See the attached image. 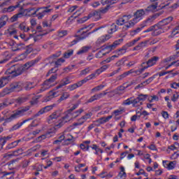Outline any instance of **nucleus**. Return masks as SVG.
Returning <instances> with one entry per match:
<instances>
[{"instance_id": "nucleus-7", "label": "nucleus", "mask_w": 179, "mask_h": 179, "mask_svg": "<svg viewBox=\"0 0 179 179\" xmlns=\"http://www.w3.org/2000/svg\"><path fill=\"white\" fill-rule=\"evenodd\" d=\"M167 24H168L166 22V21H164V19L159 21L157 24H156L157 29H156L155 32L152 33V36H160V34L166 33V31L170 30L171 27L167 26Z\"/></svg>"}, {"instance_id": "nucleus-43", "label": "nucleus", "mask_w": 179, "mask_h": 179, "mask_svg": "<svg viewBox=\"0 0 179 179\" xmlns=\"http://www.w3.org/2000/svg\"><path fill=\"white\" fill-rule=\"evenodd\" d=\"M93 27H94V24L84 25L83 27L80 29V30L78 31V33H80V31H83V30H85L86 29H89V30H91V29H93Z\"/></svg>"}, {"instance_id": "nucleus-15", "label": "nucleus", "mask_w": 179, "mask_h": 179, "mask_svg": "<svg viewBox=\"0 0 179 179\" xmlns=\"http://www.w3.org/2000/svg\"><path fill=\"white\" fill-rule=\"evenodd\" d=\"M106 94H107V92H101L99 94H94L87 100V103H93V101H96V100H100V99L104 97Z\"/></svg>"}, {"instance_id": "nucleus-6", "label": "nucleus", "mask_w": 179, "mask_h": 179, "mask_svg": "<svg viewBox=\"0 0 179 179\" xmlns=\"http://www.w3.org/2000/svg\"><path fill=\"white\" fill-rule=\"evenodd\" d=\"M22 90V85L20 83H13L10 85L9 87H6L0 92V97H5L6 94L13 93V92H20Z\"/></svg>"}, {"instance_id": "nucleus-37", "label": "nucleus", "mask_w": 179, "mask_h": 179, "mask_svg": "<svg viewBox=\"0 0 179 179\" xmlns=\"http://www.w3.org/2000/svg\"><path fill=\"white\" fill-rule=\"evenodd\" d=\"M127 58L124 57L122 58L120 60L116 62L115 65L116 66H125L127 65Z\"/></svg>"}, {"instance_id": "nucleus-54", "label": "nucleus", "mask_w": 179, "mask_h": 179, "mask_svg": "<svg viewBox=\"0 0 179 179\" xmlns=\"http://www.w3.org/2000/svg\"><path fill=\"white\" fill-rule=\"evenodd\" d=\"M155 76L150 77L148 79H147L145 81L143 82V83L145 85V83H146V85H149L150 83H152V82H153V80H155Z\"/></svg>"}, {"instance_id": "nucleus-51", "label": "nucleus", "mask_w": 179, "mask_h": 179, "mask_svg": "<svg viewBox=\"0 0 179 179\" xmlns=\"http://www.w3.org/2000/svg\"><path fill=\"white\" fill-rule=\"evenodd\" d=\"M16 146H17V142L14 141L6 146V150H9V149H13V148H16Z\"/></svg>"}, {"instance_id": "nucleus-55", "label": "nucleus", "mask_w": 179, "mask_h": 179, "mask_svg": "<svg viewBox=\"0 0 179 179\" xmlns=\"http://www.w3.org/2000/svg\"><path fill=\"white\" fill-rule=\"evenodd\" d=\"M58 71V69L57 67H54L48 71L46 76H50L51 73H55Z\"/></svg>"}, {"instance_id": "nucleus-38", "label": "nucleus", "mask_w": 179, "mask_h": 179, "mask_svg": "<svg viewBox=\"0 0 179 179\" xmlns=\"http://www.w3.org/2000/svg\"><path fill=\"white\" fill-rule=\"evenodd\" d=\"M90 48L89 46H83V48H81L80 50L77 52V55H82V54H85V52H87Z\"/></svg>"}, {"instance_id": "nucleus-18", "label": "nucleus", "mask_w": 179, "mask_h": 179, "mask_svg": "<svg viewBox=\"0 0 179 179\" xmlns=\"http://www.w3.org/2000/svg\"><path fill=\"white\" fill-rule=\"evenodd\" d=\"M159 4L157 3H152L151 5L148 6L145 9V13H149V12H156L157 10V6Z\"/></svg>"}, {"instance_id": "nucleus-33", "label": "nucleus", "mask_w": 179, "mask_h": 179, "mask_svg": "<svg viewBox=\"0 0 179 179\" xmlns=\"http://www.w3.org/2000/svg\"><path fill=\"white\" fill-rule=\"evenodd\" d=\"M18 28L22 31H24V33H27L30 31V28L29 27H26V24L24 23L20 24Z\"/></svg>"}, {"instance_id": "nucleus-4", "label": "nucleus", "mask_w": 179, "mask_h": 179, "mask_svg": "<svg viewBox=\"0 0 179 179\" xmlns=\"http://www.w3.org/2000/svg\"><path fill=\"white\" fill-rule=\"evenodd\" d=\"M122 41H124V39L120 38L115 41L111 45L102 46L101 50L95 55V58H103V57L107 55V54H110V52H111L113 50H115V48H117V46L120 45Z\"/></svg>"}, {"instance_id": "nucleus-56", "label": "nucleus", "mask_w": 179, "mask_h": 179, "mask_svg": "<svg viewBox=\"0 0 179 179\" xmlns=\"http://www.w3.org/2000/svg\"><path fill=\"white\" fill-rule=\"evenodd\" d=\"M38 103V98L37 96H34L32 98V99L30 101L31 106H34Z\"/></svg>"}, {"instance_id": "nucleus-62", "label": "nucleus", "mask_w": 179, "mask_h": 179, "mask_svg": "<svg viewBox=\"0 0 179 179\" xmlns=\"http://www.w3.org/2000/svg\"><path fill=\"white\" fill-rule=\"evenodd\" d=\"M174 19V17H173V16H169L166 18L164 19V22H166L168 24H169V23H171V22H173V20Z\"/></svg>"}, {"instance_id": "nucleus-60", "label": "nucleus", "mask_w": 179, "mask_h": 179, "mask_svg": "<svg viewBox=\"0 0 179 179\" xmlns=\"http://www.w3.org/2000/svg\"><path fill=\"white\" fill-rule=\"evenodd\" d=\"M65 142H73V136L71 134H67L66 136Z\"/></svg>"}, {"instance_id": "nucleus-50", "label": "nucleus", "mask_w": 179, "mask_h": 179, "mask_svg": "<svg viewBox=\"0 0 179 179\" xmlns=\"http://www.w3.org/2000/svg\"><path fill=\"white\" fill-rule=\"evenodd\" d=\"M68 34V31L66 30H62V31H58V37L62 38V37H65V36H66Z\"/></svg>"}, {"instance_id": "nucleus-11", "label": "nucleus", "mask_w": 179, "mask_h": 179, "mask_svg": "<svg viewBox=\"0 0 179 179\" xmlns=\"http://www.w3.org/2000/svg\"><path fill=\"white\" fill-rule=\"evenodd\" d=\"M130 19H132L131 15H124L116 20V24L117 26H125V24H129Z\"/></svg>"}, {"instance_id": "nucleus-44", "label": "nucleus", "mask_w": 179, "mask_h": 179, "mask_svg": "<svg viewBox=\"0 0 179 179\" xmlns=\"http://www.w3.org/2000/svg\"><path fill=\"white\" fill-rule=\"evenodd\" d=\"M64 62H65V59H62V58H59L55 62V65L57 69H58V66H61L62 65V64H64Z\"/></svg>"}, {"instance_id": "nucleus-30", "label": "nucleus", "mask_w": 179, "mask_h": 179, "mask_svg": "<svg viewBox=\"0 0 179 179\" xmlns=\"http://www.w3.org/2000/svg\"><path fill=\"white\" fill-rule=\"evenodd\" d=\"M67 12L69 13H73V15H75L78 12H80V10H78V6H73L68 9Z\"/></svg>"}, {"instance_id": "nucleus-2", "label": "nucleus", "mask_w": 179, "mask_h": 179, "mask_svg": "<svg viewBox=\"0 0 179 179\" xmlns=\"http://www.w3.org/2000/svg\"><path fill=\"white\" fill-rule=\"evenodd\" d=\"M39 61L40 58H36L31 61L27 62L23 66L14 64L6 70V73L7 75H11L13 78H16V76L22 75L23 72H25V71H27V69L31 68V66H34V65L37 64Z\"/></svg>"}, {"instance_id": "nucleus-59", "label": "nucleus", "mask_w": 179, "mask_h": 179, "mask_svg": "<svg viewBox=\"0 0 179 179\" xmlns=\"http://www.w3.org/2000/svg\"><path fill=\"white\" fill-rule=\"evenodd\" d=\"M17 48L18 51H21V50H24L26 48V45H24V43H18L17 44Z\"/></svg>"}, {"instance_id": "nucleus-3", "label": "nucleus", "mask_w": 179, "mask_h": 179, "mask_svg": "<svg viewBox=\"0 0 179 179\" xmlns=\"http://www.w3.org/2000/svg\"><path fill=\"white\" fill-rule=\"evenodd\" d=\"M50 6L41 7L38 8H29L27 9V16H33V17H38V20L43 19L47 15L50 13L52 9L49 8Z\"/></svg>"}, {"instance_id": "nucleus-39", "label": "nucleus", "mask_w": 179, "mask_h": 179, "mask_svg": "<svg viewBox=\"0 0 179 179\" xmlns=\"http://www.w3.org/2000/svg\"><path fill=\"white\" fill-rule=\"evenodd\" d=\"M157 30V25L155 24L151 27H150L146 30L143 31V33H150V31H152V33H155Z\"/></svg>"}, {"instance_id": "nucleus-40", "label": "nucleus", "mask_w": 179, "mask_h": 179, "mask_svg": "<svg viewBox=\"0 0 179 179\" xmlns=\"http://www.w3.org/2000/svg\"><path fill=\"white\" fill-rule=\"evenodd\" d=\"M58 117H59V113H52V115H50L48 119L49 124H51V121H52L53 120H57Z\"/></svg>"}, {"instance_id": "nucleus-27", "label": "nucleus", "mask_w": 179, "mask_h": 179, "mask_svg": "<svg viewBox=\"0 0 179 179\" xmlns=\"http://www.w3.org/2000/svg\"><path fill=\"white\" fill-rule=\"evenodd\" d=\"M134 73V70L133 69H131L128 71H126L124 73H123L122 74L120 75L118 77H117V80H122V79L127 78V76H129V75H131V73Z\"/></svg>"}, {"instance_id": "nucleus-8", "label": "nucleus", "mask_w": 179, "mask_h": 179, "mask_svg": "<svg viewBox=\"0 0 179 179\" xmlns=\"http://www.w3.org/2000/svg\"><path fill=\"white\" fill-rule=\"evenodd\" d=\"M71 83V79L69 77H66L63 78L61 81L60 83L55 87V90L50 91L48 94V99H54V97H57V92H55L54 90H58V89H62L64 86H66L67 85H70Z\"/></svg>"}, {"instance_id": "nucleus-12", "label": "nucleus", "mask_w": 179, "mask_h": 179, "mask_svg": "<svg viewBox=\"0 0 179 179\" xmlns=\"http://www.w3.org/2000/svg\"><path fill=\"white\" fill-rule=\"evenodd\" d=\"M160 16V13H157L152 15L149 16L145 20L141 22L143 24V27H147V26H150V24H153V22L155 20L157 19Z\"/></svg>"}, {"instance_id": "nucleus-29", "label": "nucleus", "mask_w": 179, "mask_h": 179, "mask_svg": "<svg viewBox=\"0 0 179 179\" xmlns=\"http://www.w3.org/2000/svg\"><path fill=\"white\" fill-rule=\"evenodd\" d=\"M107 40H110V35L101 36L96 41V44H101L103 43H106V41H107Z\"/></svg>"}, {"instance_id": "nucleus-48", "label": "nucleus", "mask_w": 179, "mask_h": 179, "mask_svg": "<svg viewBox=\"0 0 179 179\" xmlns=\"http://www.w3.org/2000/svg\"><path fill=\"white\" fill-rule=\"evenodd\" d=\"M20 38H22V40H24V41H29V40H30L31 37H33V34H30L29 37V36H26V34H21L20 35Z\"/></svg>"}, {"instance_id": "nucleus-64", "label": "nucleus", "mask_w": 179, "mask_h": 179, "mask_svg": "<svg viewBox=\"0 0 179 179\" xmlns=\"http://www.w3.org/2000/svg\"><path fill=\"white\" fill-rule=\"evenodd\" d=\"M178 97H179L178 92H176V94H174L171 97V101H173V103H176V101L178 100Z\"/></svg>"}, {"instance_id": "nucleus-58", "label": "nucleus", "mask_w": 179, "mask_h": 179, "mask_svg": "<svg viewBox=\"0 0 179 179\" xmlns=\"http://www.w3.org/2000/svg\"><path fill=\"white\" fill-rule=\"evenodd\" d=\"M68 89L69 90H70V92H73V90L78 89V85L76 83L70 85L68 86Z\"/></svg>"}, {"instance_id": "nucleus-17", "label": "nucleus", "mask_w": 179, "mask_h": 179, "mask_svg": "<svg viewBox=\"0 0 179 179\" xmlns=\"http://www.w3.org/2000/svg\"><path fill=\"white\" fill-rule=\"evenodd\" d=\"M50 87H52V83L50 82L48 80H46L44 81L40 90L41 92H45V90H48Z\"/></svg>"}, {"instance_id": "nucleus-47", "label": "nucleus", "mask_w": 179, "mask_h": 179, "mask_svg": "<svg viewBox=\"0 0 179 179\" xmlns=\"http://www.w3.org/2000/svg\"><path fill=\"white\" fill-rule=\"evenodd\" d=\"M104 85H99L92 89V92H100V90H103L104 89Z\"/></svg>"}, {"instance_id": "nucleus-32", "label": "nucleus", "mask_w": 179, "mask_h": 179, "mask_svg": "<svg viewBox=\"0 0 179 179\" xmlns=\"http://www.w3.org/2000/svg\"><path fill=\"white\" fill-rule=\"evenodd\" d=\"M70 94L69 92H63L60 98L58 99V103H61V101H64V100H66L69 99Z\"/></svg>"}, {"instance_id": "nucleus-16", "label": "nucleus", "mask_w": 179, "mask_h": 179, "mask_svg": "<svg viewBox=\"0 0 179 179\" xmlns=\"http://www.w3.org/2000/svg\"><path fill=\"white\" fill-rule=\"evenodd\" d=\"M10 80V76H3L0 78V89L2 87H5L8 83H9V80Z\"/></svg>"}, {"instance_id": "nucleus-28", "label": "nucleus", "mask_w": 179, "mask_h": 179, "mask_svg": "<svg viewBox=\"0 0 179 179\" xmlns=\"http://www.w3.org/2000/svg\"><path fill=\"white\" fill-rule=\"evenodd\" d=\"M117 30H118V27H117V24L113 23L108 27V34H113V33H115Z\"/></svg>"}, {"instance_id": "nucleus-5", "label": "nucleus", "mask_w": 179, "mask_h": 179, "mask_svg": "<svg viewBox=\"0 0 179 179\" xmlns=\"http://www.w3.org/2000/svg\"><path fill=\"white\" fill-rule=\"evenodd\" d=\"M146 13H147L145 9L137 10L134 14V18H133L131 20H129V24L123 26V31L128 30V29H131V27H134L136 23L142 20L143 16H145Z\"/></svg>"}, {"instance_id": "nucleus-13", "label": "nucleus", "mask_w": 179, "mask_h": 179, "mask_svg": "<svg viewBox=\"0 0 179 179\" xmlns=\"http://www.w3.org/2000/svg\"><path fill=\"white\" fill-rule=\"evenodd\" d=\"M101 29H104V26H101L98 28H96L94 30H92L91 32L87 33V31H83V33L80 36H77L78 38V41L85 40V38H87V37L90 36V34H93V33H96V31H99V30H101Z\"/></svg>"}, {"instance_id": "nucleus-26", "label": "nucleus", "mask_w": 179, "mask_h": 179, "mask_svg": "<svg viewBox=\"0 0 179 179\" xmlns=\"http://www.w3.org/2000/svg\"><path fill=\"white\" fill-rule=\"evenodd\" d=\"M144 27H143V24H141L139 27L136 28L133 31H131L130 32L131 36H136V34H138V33H141V31L143 30Z\"/></svg>"}, {"instance_id": "nucleus-49", "label": "nucleus", "mask_w": 179, "mask_h": 179, "mask_svg": "<svg viewBox=\"0 0 179 179\" xmlns=\"http://www.w3.org/2000/svg\"><path fill=\"white\" fill-rule=\"evenodd\" d=\"M110 8H111V6L110 4H108L104 8H101L100 10L101 13H107L108 12V10H110Z\"/></svg>"}, {"instance_id": "nucleus-36", "label": "nucleus", "mask_w": 179, "mask_h": 179, "mask_svg": "<svg viewBox=\"0 0 179 179\" xmlns=\"http://www.w3.org/2000/svg\"><path fill=\"white\" fill-rule=\"evenodd\" d=\"M115 54H117L119 57H121V55H124L125 52H127V46H123L119 50H115Z\"/></svg>"}, {"instance_id": "nucleus-22", "label": "nucleus", "mask_w": 179, "mask_h": 179, "mask_svg": "<svg viewBox=\"0 0 179 179\" xmlns=\"http://www.w3.org/2000/svg\"><path fill=\"white\" fill-rule=\"evenodd\" d=\"M72 118H73V113H69L65 116L62 117V120L64 124H66V122H69Z\"/></svg>"}, {"instance_id": "nucleus-10", "label": "nucleus", "mask_w": 179, "mask_h": 179, "mask_svg": "<svg viewBox=\"0 0 179 179\" xmlns=\"http://www.w3.org/2000/svg\"><path fill=\"white\" fill-rule=\"evenodd\" d=\"M113 118V115L107 116L106 117H101L98 120L95 121V123L90 124L88 127V131H90L94 128V127H100L101 124H106V122H108L110 120Z\"/></svg>"}, {"instance_id": "nucleus-46", "label": "nucleus", "mask_w": 179, "mask_h": 179, "mask_svg": "<svg viewBox=\"0 0 179 179\" xmlns=\"http://www.w3.org/2000/svg\"><path fill=\"white\" fill-rule=\"evenodd\" d=\"M65 123L64 121L62 120H59L57 123H55V129H59Z\"/></svg>"}, {"instance_id": "nucleus-35", "label": "nucleus", "mask_w": 179, "mask_h": 179, "mask_svg": "<svg viewBox=\"0 0 179 179\" xmlns=\"http://www.w3.org/2000/svg\"><path fill=\"white\" fill-rule=\"evenodd\" d=\"M102 5H114V3H117L118 0H101Z\"/></svg>"}, {"instance_id": "nucleus-53", "label": "nucleus", "mask_w": 179, "mask_h": 179, "mask_svg": "<svg viewBox=\"0 0 179 179\" xmlns=\"http://www.w3.org/2000/svg\"><path fill=\"white\" fill-rule=\"evenodd\" d=\"M57 79H58V74H53L50 76L49 79H48V80L51 82L52 83H54V82H55Z\"/></svg>"}, {"instance_id": "nucleus-23", "label": "nucleus", "mask_w": 179, "mask_h": 179, "mask_svg": "<svg viewBox=\"0 0 179 179\" xmlns=\"http://www.w3.org/2000/svg\"><path fill=\"white\" fill-rule=\"evenodd\" d=\"M159 61V57L154 56L151 59H148L147 63L148 64V66H153V65H156V63Z\"/></svg>"}, {"instance_id": "nucleus-19", "label": "nucleus", "mask_w": 179, "mask_h": 179, "mask_svg": "<svg viewBox=\"0 0 179 179\" xmlns=\"http://www.w3.org/2000/svg\"><path fill=\"white\" fill-rule=\"evenodd\" d=\"M34 117L28 118L24 121H22L20 123H17V124L14 125L11 129L10 131H16V129H19L23 124H26V122H29V121H31V120H33Z\"/></svg>"}, {"instance_id": "nucleus-45", "label": "nucleus", "mask_w": 179, "mask_h": 179, "mask_svg": "<svg viewBox=\"0 0 179 179\" xmlns=\"http://www.w3.org/2000/svg\"><path fill=\"white\" fill-rule=\"evenodd\" d=\"M127 176V173H125V169L124 168V166H121L120 167V172L119 173V177H120V178H125V177Z\"/></svg>"}, {"instance_id": "nucleus-34", "label": "nucleus", "mask_w": 179, "mask_h": 179, "mask_svg": "<svg viewBox=\"0 0 179 179\" xmlns=\"http://www.w3.org/2000/svg\"><path fill=\"white\" fill-rule=\"evenodd\" d=\"M163 164L164 167H166L169 170H173V169H174V162H173L168 163L167 161H163Z\"/></svg>"}, {"instance_id": "nucleus-42", "label": "nucleus", "mask_w": 179, "mask_h": 179, "mask_svg": "<svg viewBox=\"0 0 179 179\" xmlns=\"http://www.w3.org/2000/svg\"><path fill=\"white\" fill-rule=\"evenodd\" d=\"M51 110H52V106H48L41 108L39 111H38V113H48V111H51Z\"/></svg>"}, {"instance_id": "nucleus-52", "label": "nucleus", "mask_w": 179, "mask_h": 179, "mask_svg": "<svg viewBox=\"0 0 179 179\" xmlns=\"http://www.w3.org/2000/svg\"><path fill=\"white\" fill-rule=\"evenodd\" d=\"M142 68L141 69V72H144L145 69H148V68H150L149 64H148V62H143L141 64Z\"/></svg>"}, {"instance_id": "nucleus-57", "label": "nucleus", "mask_w": 179, "mask_h": 179, "mask_svg": "<svg viewBox=\"0 0 179 179\" xmlns=\"http://www.w3.org/2000/svg\"><path fill=\"white\" fill-rule=\"evenodd\" d=\"M22 15L23 13H19L17 15H13L11 17V20H13V22H16V20H17V19H19V17H20V16H22Z\"/></svg>"}, {"instance_id": "nucleus-25", "label": "nucleus", "mask_w": 179, "mask_h": 179, "mask_svg": "<svg viewBox=\"0 0 179 179\" xmlns=\"http://www.w3.org/2000/svg\"><path fill=\"white\" fill-rule=\"evenodd\" d=\"M146 45H148V41H143L134 47V51H139V50L146 48Z\"/></svg>"}, {"instance_id": "nucleus-9", "label": "nucleus", "mask_w": 179, "mask_h": 179, "mask_svg": "<svg viewBox=\"0 0 179 179\" xmlns=\"http://www.w3.org/2000/svg\"><path fill=\"white\" fill-rule=\"evenodd\" d=\"M93 17V20L95 22H97V20H100V17L99 16V12L97 11H93L90 13L88 16L83 17L82 18L77 20L78 23H85V22H87L88 20Z\"/></svg>"}, {"instance_id": "nucleus-14", "label": "nucleus", "mask_w": 179, "mask_h": 179, "mask_svg": "<svg viewBox=\"0 0 179 179\" xmlns=\"http://www.w3.org/2000/svg\"><path fill=\"white\" fill-rule=\"evenodd\" d=\"M23 3V1H20L16 3L15 6H10L8 8H3V13H10V12H13L14 10H16L17 8H20V3Z\"/></svg>"}, {"instance_id": "nucleus-24", "label": "nucleus", "mask_w": 179, "mask_h": 179, "mask_svg": "<svg viewBox=\"0 0 179 179\" xmlns=\"http://www.w3.org/2000/svg\"><path fill=\"white\" fill-rule=\"evenodd\" d=\"M37 84H36L34 82H30L28 81L25 83L24 89L25 90H31V89H34Z\"/></svg>"}, {"instance_id": "nucleus-63", "label": "nucleus", "mask_w": 179, "mask_h": 179, "mask_svg": "<svg viewBox=\"0 0 179 179\" xmlns=\"http://www.w3.org/2000/svg\"><path fill=\"white\" fill-rule=\"evenodd\" d=\"M90 117H92V113L85 114V115H84L81 117V120H84L83 121L85 122V121H86L87 120H89V118H90Z\"/></svg>"}, {"instance_id": "nucleus-61", "label": "nucleus", "mask_w": 179, "mask_h": 179, "mask_svg": "<svg viewBox=\"0 0 179 179\" xmlns=\"http://www.w3.org/2000/svg\"><path fill=\"white\" fill-rule=\"evenodd\" d=\"M90 72V68L87 67V68L81 71L80 75L81 76L87 75V73H89Z\"/></svg>"}, {"instance_id": "nucleus-1", "label": "nucleus", "mask_w": 179, "mask_h": 179, "mask_svg": "<svg viewBox=\"0 0 179 179\" xmlns=\"http://www.w3.org/2000/svg\"><path fill=\"white\" fill-rule=\"evenodd\" d=\"M148 99L149 103H153V101H159V96L157 95L149 96L148 94H139L137 97L131 96L124 100L122 103L123 106H133V107H139L143 104V101Z\"/></svg>"}, {"instance_id": "nucleus-41", "label": "nucleus", "mask_w": 179, "mask_h": 179, "mask_svg": "<svg viewBox=\"0 0 179 179\" xmlns=\"http://www.w3.org/2000/svg\"><path fill=\"white\" fill-rule=\"evenodd\" d=\"M72 55H73V50H69L64 53V58L67 59L68 58H71Z\"/></svg>"}, {"instance_id": "nucleus-20", "label": "nucleus", "mask_w": 179, "mask_h": 179, "mask_svg": "<svg viewBox=\"0 0 179 179\" xmlns=\"http://www.w3.org/2000/svg\"><path fill=\"white\" fill-rule=\"evenodd\" d=\"M10 139H12V136H8L0 138V150H2V149H3L5 143H6V142H8V141H9Z\"/></svg>"}, {"instance_id": "nucleus-31", "label": "nucleus", "mask_w": 179, "mask_h": 179, "mask_svg": "<svg viewBox=\"0 0 179 179\" xmlns=\"http://www.w3.org/2000/svg\"><path fill=\"white\" fill-rule=\"evenodd\" d=\"M4 57H6L4 59L0 60V65L8 62V61H9L12 56L10 55V54H9V52H4Z\"/></svg>"}, {"instance_id": "nucleus-21", "label": "nucleus", "mask_w": 179, "mask_h": 179, "mask_svg": "<svg viewBox=\"0 0 179 179\" xmlns=\"http://www.w3.org/2000/svg\"><path fill=\"white\" fill-rule=\"evenodd\" d=\"M20 117V113H16L11 115L9 117L6 119V122L3 123V125H6V122H10V121H13V120H16V118H19Z\"/></svg>"}]
</instances>
